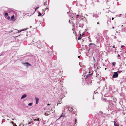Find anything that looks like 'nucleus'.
Listing matches in <instances>:
<instances>
[{"label": "nucleus", "mask_w": 126, "mask_h": 126, "mask_svg": "<svg viewBox=\"0 0 126 126\" xmlns=\"http://www.w3.org/2000/svg\"><path fill=\"white\" fill-rule=\"evenodd\" d=\"M32 42H35L34 43H33V44H34V45L36 46L39 48L41 49L42 47V43L43 42V41L41 43L40 40H38V41H36L35 40L34 41V39L33 41L32 40Z\"/></svg>", "instance_id": "f257e3e1"}, {"label": "nucleus", "mask_w": 126, "mask_h": 126, "mask_svg": "<svg viewBox=\"0 0 126 126\" xmlns=\"http://www.w3.org/2000/svg\"><path fill=\"white\" fill-rule=\"evenodd\" d=\"M10 17L9 16H8V19H10Z\"/></svg>", "instance_id": "e433bc0d"}, {"label": "nucleus", "mask_w": 126, "mask_h": 126, "mask_svg": "<svg viewBox=\"0 0 126 126\" xmlns=\"http://www.w3.org/2000/svg\"><path fill=\"white\" fill-rule=\"evenodd\" d=\"M99 79L100 80H102V79L101 78H99Z\"/></svg>", "instance_id": "c9c22d12"}, {"label": "nucleus", "mask_w": 126, "mask_h": 126, "mask_svg": "<svg viewBox=\"0 0 126 126\" xmlns=\"http://www.w3.org/2000/svg\"><path fill=\"white\" fill-rule=\"evenodd\" d=\"M84 34H82V35H83Z\"/></svg>", "instance_id": "0e129e2a"}, {"label": "nucleus", "mask_w": 126, "mask_h": 126, "mask_svg": "<svg viewBox=\"0 0 126 126\" xmlns=\"http://www.w3.org/2000/svg\"><path fill=\"white\" fill-rule=\"evenodd\" d=\"M92 73L91 74H89L87 75L86 76V78H89V77H91V76L92 75Z\"/></svg>", "instance_id": "f8f14e48"}, {"label": "nucleus", "mask_w": 126, "mask_h": 126, "mask_svg": "<svg viewBox=\"0 0 126 126\" xmlns=\"http://www.w3.org/2000/svg\"><path fill=\"white\" fill-rule=\"evenodd\" d=\"M67 13L68 14V13H69V12H67Z\"/></svg>", "instance_id": "4d7b16f0"}, {"label": "nucleus", "mask_w": 126, "mask_h": 126, "mask_svg": "<svg viewBox=\"0 0 126 126\" xmlns=\"http://www.w3.org/2000/svg\"><path fill=\"white\" fill-rule=\"evenodd\" d=\"M53 111L52 109L50 111H47L45 113V115L46 116H48L51 113L52 111Z\"/></svg>", "instance_id": "423d86ee"}, {"label": "nucleus", "mask_w": 126, "mask_h": 126, "mask_svg": "<svg viewBox=\"0 0 126 126\" xmlns=\"http://www.w3.org/2000/svg\"><path fill=\"white\" fill-rule=\"evenodd\" d=\"M93 17H95L96 18L98 17V16L97 15H93Z\"/></svg>", "instance_id": "aec40b11"}, {"label": "nucleus", "mask_w": 126, "mask_h": 126, "mask_svg": "<svg viewBox=\"0 0 126 126\" xmlns=\"http://www.w3.org/2000/svg\"><path fill=\"white\" fill-rule=\"evenodd\" d=\"M93 62L94 63H95V60L94 58V57H93Z\"/></svg>", "instance_id": "5701e85b"}, {"label": "nucleus", "mask_w": 126, "mask_h": 126, "mask_svg": "<svg viewBox=\"0 0 126 126\" xmlns=\"http://www.w3.org/2000/svg\"><path fill=\"white\" fill-rule=\"evenodd\" d=\"M121 14H120L119 15V17H120V16H121Z\"/></svg>", "instance_id": "a19ab883"}, {"label": "nucleus", "mask_w": 126, "mask_h": 126, "mask_svg": "<svg viewBox=\"0 0 126 126\" xmlns=\"http://www.w3.org/2000/svg\"><path fill=\"white\" fill-rule=\"evenodd\" d=\"M14 18V16L13 15L11 17V18L12 20H13Z\"/></svg>", "instance_id": "a878e982"}, {"label": "nucleus", "mask_w": 126, "mask_h": 126, "mask_svg": "<svg viewBox=\"0 0 126 126\" xmlns=\"http://www.w3.org/2000/svg\"><path fill=\"white\" fill-rule=\"evenodd\" d=\"M123 31L126 32V27H125L123 29Z\"/></svg>", "instance_id": "4be33fe9"}, {"label": "nucleus", "mask_w": 126, "mask_h": 126, "mask_svg": "<svg viewBox=\"0 0 126 126\" xmlns=\"http://www.w3.org/2000/svg\"><path fill=\"white\" fill-rule=\"evenodd\" d=\"M92 46V47H93V45H92V46ZM94 46H94V47H94Z\"/></svg>", "instance_id": "603ef678"}, {"label": "nucleus", "mask_w": 126, "mask_h": 126, "mask_svg": "<svg viewBox=\"0 0 126 126\" xmlns=\"http://www.w3.org/2000/svg\"><path fill=\"white\" fill-rule=\"evenodd\" d=\"M106 84H105V86H106Z\"/></svg>", "instance_id": "bf43d9fd"}, {"label": "nucleus", "mask_w": 126, "mask_h": 126, "mask_svg": "<svg viewBox=\"0 0 126 126\" xmlns=\"http://www.w3.org/2000/svg\"><path fill=\"white\" fill-rule=\"evenodd\" d=\"M81 36V34H80V37Z\"/></svg>", "instance_id": "3c124183"}, {"label": "nucleus", "mask_w": 126, "mask_h": 126, "mask_svg": "<svg viewBox=\"0 0 126 126\" xmlns=\"http://www.w3.org/2000/svg\"><path fill=\"white\" fill-rule=\"evenodd\" d=\"M42 15L41 14L40 12H39L38 13V16H41Z\"/></svg>", "instance_id": "cd10ccee"}, {"label": "nucleus", "mask_w": 126, "mask_h": 126, "mask_svg": "<svg viewBox=\"0 0 126 126\" xmlns=\"http://www.w3.org/2000/svg\"><path fill=\"white\" fill-rule=\"evenodd\" d=\"M113 47V48H114L115 47V46H114V45L113 46V47Z\"/></svg>", "instance_id": "4c0bfd02"}, {"label": "nucleus", "mask_w": 126, "mask_h": 126, "mask_svg": "<svg viewBox=\"0 0 126 126\" xmlns=\"http://www.w3.org/2000/svg\"><path fill=\"white\" fill-rule=\"evenodd\" d=\"M69 23H70V20H69Z\"/></svg>", "instance_id": "864d4df0"}, {"label": "nucleus", "mask_w": 126, "mask_h": 126, "mask_svg": "<svg viewBox=\"0 0 126 126\" xmlns=\"http://www.w3.org/2000/svg\"><path fill=\"white\" fill-rule=\"evenodd\" d=\"M93 45V47H94V46H95V45L94 44H93L92 43H91L89 44V47H90V48H92V46H91V45Z\"/></svg>", "instance_id": "dca6fc26"}, {"label": "nucleus", "mask_w": 126, "mask_h": 126, "mask_svg": "<svg viewBox=\"0 0 126 126\" xmlns=\"http://www.w3.org/2000/svg\"><path fill=\"white\" fill-rule=\"evenodd\" d=\"M86 16H88V15H87V14L86 15Z\"/></svg>", "instance_id": "680f3d73"}, {"label": "nucleus", "mask_w": 126, "mask_h": 126, "mask_svg": "<svg viewBox=\"0 0 126 126\" xmlns=\"http://www.w3.org/2000/svg\"><path fill=\"white\" fill-rule=\"evenodd\" d=\"M120 57V55L119 54H118V56H117V57H118V59H119V57Z\"/></svg>", "instance_id": "473e14b6"}, {"label": "nucleus", "mask_w": 126, "mask_h": 126, "mask_svg": "<svg viewBox=\"0 0 126 126\" xmlns=\"http://www.w3.org/2000/svg\"><path fill=\"white\" fill-rule=\"evenodd\" d=\"M124 47V46L123 45L122 46H121V49H121L122 48V47Z\"/></svg>", "instance_id": "58836bf2"}, {"label": "nucleus", "mask_w": 126, "mask_h": 126, "mask_svg": "<svg viewBox=\"0 0 126 126\" xmlns=\"http://www.w3.org/2000/svg\"><path fill=\"white\" fill-rule=\"evenodd\" d=\"M75 15H76V13H74L72 14V17L73 18H75Z\"/></svg>", "instance_id": "f3484780"}, {"label": "nucleus", "mask_w": 126, "mask_h": 126, "mask_svg": "<svg viewBox=\"0 0 126 126\" xmlns=\"http://www.w3.org/2000/svg\"><path fill=\"white\" fill-rule=\"evenodd\" d=\"M112 64L114 66L116 64V63L115 62H113L112 63Z\"/></svg>", "instance_id": "c756f323"}, {"label": "nucleus", "mask_w": 126, "mask_h": 126, "mask_svg": "<svg viewBox=\"0 0 126 126\" xmlns=\"http://www.w3.org/2000/svg\"><path fill=\"white\" fill-rule=\"evenodd\" d=\"M105 70H106V69H107V68H105Z\"/></svg>", "instance_id": "09e8293b"}, {"label": "nucleus", "mask_w": 126, "mask_h": 126, "mask_svg": "<svg viewBox=\"0 0 126 126\" xmlns=\"http://www.w3.org/2000/svg\"><path fill=\"white\" fill-rule=\"evenodd\" d=\"M121 126H123L122 125H121Z\"/></svg>", "instance_id": "052dcab7"}, {"label": "nucleus", "mask_w": 126, "mask_h": 126, "mask_svg": "<svg viewBox=\"0 0 126 126\" xmlns=\"http://www.w3.org/2000/svg\"><path fill=\"white\" fill-rule=\"evenodd\" d=\"M117 72V73L118 74V73L120 74L122 72V71H118Z\"/></svg>", "instance_id": "c85d7f7f"}, {"label": "nucleus", "mask_w": 126, "mask_h": 126, "mask_svg": "<svg viewBox=\"0 0 126 126\" xmlns=\"http://www.w3.org/2000/svg\"><path fill=\"white\" fill-rule=\"evenodd\" d=\"M97 24H99V22H97Z\"/></svg>", "instance_id": "c03bdc74"}, {"label": "nucleus", "mask_w": 126, "mask_h": 126, "mask_svg": "<svg viewBox=\"0 0 126 126\" xmlns=\"http://www.w3.org/2000/svg\"><path fill=\"white\" fill-rule=\"evenodd\" d=\"M40 119L39 118L36 117V118H33V119H32L30 122L29 121V124H31L32 123V125H33L35 123L34 122L37 121V122L36 123V124H38L39 123Z\"/></svg>", "instance_id": "f03ea898"}, {"label": "nucleus", "mask_w": 126, "mask_h": 126, "mask_svg": "<svg viewBox=\"0 0 126 126\" xmlns=\"http://www.w3.org/2000/svg\"><path fill=\"white\" fill-rule=\"evenodd\" d=\"M23 63L24 64H26V66L28 67L29 66H31V65L29 63Z\"/></svg>", "instance_id": "1a4fd4ad"}, {"label": "nucleus", "mask_w": 126, "mask_h": 126, "mask_svg": "<svg viewBox=\"0 0 126 126\" xmlns=\"http://www.w3.org/2000/svg\"><path fill=\"white\" fill-rule=\"evenodd\" d=\"M13 124L14 125V124L15 125H16V124H15L14 123H13Z\"/></svg>", "instance_id": "de8ad7c7"}, {"label": "nucleus", "mask_w": 126, "mask_h": 126, "mask_svg": "<svg viewBox=\"0 0 126 126\" xmlns=\"http://www.w3.org/2000/svg\"><path fill=\"white\" fill-rule=\"evenodd\" d=\"M121 26H123V25H122Z\"/></svg>", "instance_id": "338daca9"}, {"label": "nucleus", "mask_w": 126, "mask_h": 126, "mask_svg": "<svg viewBox=\"0 0 126 126\" xmlns=\"http://www.w3.org/2000/svg\"><path fill=\"white\" fill-rule=\"evenodd\" d=\"M82 13H80L79 12V13L78 14V15H77L76 16V18H81V19H82V20H83L84 19H86L85 17L84 18H82Z\"/></svg>", "instance_id": "7ed1b4c3"}, {"label": "nucleus", "mask_w": 126, "mask_h": 126, "mask_svg": "<svg viewBox=\"0 0 126 126\" xmlns=\"http://www.w3.org/2000/svg\"><path fill=\"white\" fill-rule=\"evenodd\" d=\"M68 110L70 111H73V108H70L69 107Z\"/></svg>", "instance_id": "2eb2a0df"}, {"label": "nucleus", "mask_w": 126, "mask_h": 126, "mask_svg": "<svg viewBox=\"0 0 126 126\" xmlns=\"http://www.w3.org/2000/svg\"><path fill=\"white\" fill-rule=\"evenodd\" d=\"M110 20H111V18L110 19Z\"/></svg>", "instance_id": "e2e57ef3"}, {"label": "nucleus", "mask_w": 126, "mask_h": 126, "mask_svg": "<svg viewBox=\"0 0 126 126\" xmlns=\"http://www.w3.org/2000/svg\"><path fill=\"white\" fill-rule=\"evenodd\" d=\"M47 105L48 106V105H49V104H47Z\"/></svg>", "instance_id": "8fccbe9b"}, {"label": "nucleus", "mask_w": 126, "mask_h": 126, "mask_svg": "<svg viewBox=\"0 0 126 126\" xmlns=\"http://www.w3.org/2000/svg\"><path fill=\"white\" fill-rule=\"evenodd\" d=\"M108 22H109L108 21L107 22V23L108 24Z\"/></svg>", "instance_id": "5fc2aeb1"}, {"label": "nucleus", "mask_w": 126, "mask_h": 126, "mask_svg": "<svg viewBox=\"0 0 126 126\" xmlns=\"http://www.w3.org/2000/svg\"><path fill=\"white\" fill-rule=\"evenodd\" d=\"M114 126H119V125L117 122L116 121H113Z\"/></svg>", "instance_id": "6e6552de"}, {"label": "nucleus", "mask_w": 126, "mask_h": 126, "mask_svg": "<svg viewBox=\"0 0 126 126\" xmlns=\"http://www.w3.org/2000/svg\"><path fill=\"white\" fill-rule=\"evenodd\" d=\"M47 1H46L44 3V5H47Z\"/></svg>", "instance_id": "2f4dec72"}, {"label": "nucleus", "mask_w": 126, "mask_h": 126, "mask_svg": "<svg viewBox=\"0 0 126 126\" xmlns=\"http://www.w3.org/2000/svg\"><path fill=\"white\" fill-rule=\"evenodd\" d=\"M65 113H64L63 112L62 113L61 115L60 116V117L59 118V119H60V118L62 117H64L65 116Z\"/></svg>", "instance_id": "9b49d317"}, {"label": "nucleus", "mask_w": 126, "mask_h": 126, "mask_svg": "<svg viewBox=\"0 0 126 126\" xmlns=\"http://www.w3.org/2000/svg\"><path fill=\"white\" fill-rule=\"evenodd\" d=\"M39 8V7H36L35 8V12L36 11V10H37V9H38Z\"/></svg>", "instance_id": "7c9ffc66"}, {"label": "nucleus", "mask_w": 126, "mask_h": 126, "mask_svg": "<svg viewBox=\"0 0 126 126\" xmlns=\"http://www.w3.org/2000/svg\"><path fill=\"white\" fill-rule=\"evenodd\" d=\"M78 58H80V56H78Z\"/></svg>", "instance_id": "49530a36"}, {"label": "nucleus", "mask_w": 126, "mask_h": 126, "mask_svg": "<svg viewBox=\"0 0 126 126\" xmlns=\"http://www.w3.org/2000/svg\"><path fill=\"white\" fill-rule=\"evenodd\" d=\"M35 99L36 101V104H37L38 103L39 99L38 98L36 97Z\"/></svg>", "instance_id": "4468645a"}, {"label": "nucleus", "mask_w": 126, "mask_h": 126, "mask_svg": "<svg viewBox=\"0 0 126 126\" xmlns=\"http://www.w3.org/2000/svg\"><path fill=\"white\" fill-rule=\"evenodd\" d=\"M2 124L3 123V121H2Z\"/></svg>", "instance_id": "6e6d98bb"}, {"label": "nucleus", "mask_w": 126, "mask_h": 126, "mask_svg": "<svg viewBox=\"0 0 126 126\" xmlns=\"http://www.w3.org/2000/svg\"><path fill=\"white\" fill-rule=\"evenodd\" d=\"M32 104V103H29L28 104V105L29 106H31Z\"/></svg>", "instance_id": "bb28decb"}, {"label": "nucleus", "mask_w": 126, "mask_h": 126, "mask_svg": "<svg viewBox=\"0 0 126 126\" xmlns=\"http://www.w3.org/2000/svg\"><path fill=\"white\" fill-rule=\"evenodd\" d=\"M114 27H112V28H113V29H114Z\"/></svg>", "instance_id": "37998d69"}, {"label": "nucleus", "mask_w": 126, "mask_h": 126, "mask_svg": "<svg viewBox=\"0 0 126 126\" xmlns=\"http://www.w3.org/2000/svg\"><path fill=\"white\" fill-rule=\"evenodd\" d=\"M100 67L99 66H98V67H97V69H99L100 68Z\"/></svg>", "instance_id": "72a5a7b5"}, {"label": "nucleus", "mask_w": 126, "mask_h": 126, "mask_svg": "<svg viewBox=\"0 0 126 126\" xmlns=\"http://www.w3.org/2000/svg\"><path fill=\"white\" fill-rule=\"evenodd\" d=\"M69 107L67 106H66L64 108V110L65 111L66 110H68V109Z\"/></svg>", "instance_id": "a211bd4d"}, {"label": "nucleus", "mask_w": 126, "mask_h": 126, "mask_svg": "<svg viewBox=\"0 0 126 126\" xmlns=\"http://www.w3.org/2000/svg\"><path fill=\"white\" fill-rule=\"evenodd\" d=\"M26 30V29H25V30H22L21 31H19V30H16L17 31V32H16L17 33H19V32H20L21 31H25V30Z\"/></svg>", "instance_id": "412c9836"}, {"label": "nucleus", "mask_w": 126, "mask_h": 126, "mask_svg": "<svg viewBox=\"0 0 126 126\" xmlns=\"http://www.w3.org/2000/svg\"><path fill=\"white\" fill-rule=\"evenodd\" d=\"M113 75L112 78H115L118 77V74L117 72H114L113 73Z\"/></svg>", "instance_id": "20e7f679"}, {"label": "nucleus", "mask_w": 126, "mask_h": 126, "mask_svg": "<svg viewBox=\"0 0 126 126\" xmlns=\"http://www.w3.org/2000/svg\"><path fill=\"white\" fill-rule=\"evenodd\" d=\"M109 12H111V11H109V12H108V13H109Z\"/></svg>", "instance_id": "a18cd8bd"}, {"label": "nucleus", "mask_w": 126, "mask_h": 126, "mask_svg": "<svg viewBox=\"0 0 126 126\" xmlns=\"http://www.w3.org/2000/svg\"><path fill=\"white\" fill-rule=\"evenodd\" d=\"M113 107V105H112V103L109 104L108 105V107H107V110H109V109L110 110H112V107Z\"/></svg>", "instance_id": "39448f33"}, {"label": "nucleus", "mask_w": 126, "mask_h": 126, "mask_svg": "<svg viewBox=\"0 0 126 126\" xmlns=\"http://www.w3.org/2000/svg\"><path fill=\"white\" fill-rule=\"evenodd\" d=\"M53 112H52V113H53Z\"/></svg>", "instance_id": "774afa93"}, {"label": "nucleus", "mask_w": 126, "mask_h": 126, "mask_svg": "<svg viewBox=\"0 0 126 126\" xmlns=\"http://www.w3.org/2000/svg\"><path fill=\"white\" fill-rule=\"evenodd\" d=\"M78 25L79 26V27L81 28H82L83 26V24H81L79 23L78 24Z\"/></svg>", "instance_id": "9d476101"}, {"label": "nucleus", "mask_w": 126, "mask_h": 126, "mask_svg": "<svg viewBox=\"0 0 126 126\" xmlns=\"http://www.w3.org/2000/svg\"><path fill=\"white\" fill-rule=\"evenodd\" d=\"M27 96V95L26 94H25L23 95L21 98V99H23L25 97H26Z\"/></svg>", "instance_id": "ddd939ff"}, {"label": "nucleus", "mask_w": 126, "mask_h": 126, "mask_svg": "<svg viewBox=\"0 0 126 126\" xmlns=\"http://www.w3.org/2000/svg\"><path fill=\"white\" fill-rule=\"evenodd\" d=\"M81 39V38H80V37H79L78 38V40H80Z\"/></svg>", "instance_id": "f704fd0d"}, {"label": "nucleus", "mask_w": 126, "mask_h": 126, "mask_svg": "<svg viewBox=\"0 0 126 126\" xmlns=\"http://www.w3.org/2000/svg\"><path fill=\"white\" fill-rule=\"evenodd\" d=\"M92 0L95 2H99V1L100 0Z\"/></svg>", "instance_id": "b1692460"}, {"label": "nucleus", "mask_w": 126, "mask_h": 126, "mask_svg": "<svg viewBox=\"0 0 126 126\" xmlns=\"http://www.w3.org/2000/svg\"><path fill=\"white\" fill-rule=\"evenodd\" d=\"M109 22H110V21Z\"/></svg>", "instance_id": "69168bd1"}, {"label": "nucleus", "mask_w": 126, "mask_h": 126, "mask_svg": "<svg viewBox=\"0 0 126 126\" xmlns=\"http://www.w3.org/2000/svg\"><path fill=\"white\" fill-rule=\"evenodd\" d=\"M99 88H100V87H98V88L97 89L96 91H94V93H95V94L96 93H97V92H98V90H99Z\"/></svg>", "instance_id": "6ab92c4d"}, {"label": "nucleus", "mask_w": 126, "mask_h": 126, "mask_svg": "<svg viewBox=\"0 0 126 126\" xmlns=\"http://www.w3.org/2000/svg\"><path fill=\"white\" fill-rule=\"evenodd\" d=\"M100 33H98L97 34V36H96V39L98 41H100Z\"/></svg>", "instance_id": "0eeeda50"}, {"label": "nucleus", "mask_w": 126, "mask_h": 126, "mask_svg": "<svg viewBox=\"0 0 126 126\" xmlns=\"http://www.w3.org/2000/svg\"><path fill=\"white\" fill-rule=\"evenodd\" d=\"M47 9H48V8H46V9L45 10H46Z\"/></svg>", "instance_id": "13d9d810"}, {"label": "nucleus", "mask_w": 126, "mask_h": 126, "mask_svg": "<svg viewBox=\"0 0 126 126\" xmlns=\"http://www.w3.org/2000/svg\"><path fill=\"white\" fill-rule=\"evenodd\" d=\"M5 15L7 17L8 16V14L6 12L5 13Z\"/></svg>", "instance_id": "393cba45"}, {"label": "nucleus", "mask_w": 126, "mask_h": 126, "mask_svg": "<svg viewBox=\"0 0 126 126\" xmlns=\"http://www.w3.org/2000/svg\"><path fill=\"white\" fill-rule=\"evenodd\" d=\"M114 19V18L113 17H112V20H113Z\"/></svg>", "instance_id": "79ce46f5"}, {"label": "nucleus", "mask_w": 126, "mask_h": 126, "mask_svg": "<svg viewBox=\"0 0 126 126\" xmlns=\"http://www.w3.org/2000/svg\"><path fill=\"white\" fill-rule=\"evenodd\" d=\"M75 121L76 123H75V124L77 122H76V121H77V119H75Z\"/></svg>", "instance_id": "ea45409f"}]
</instances>
